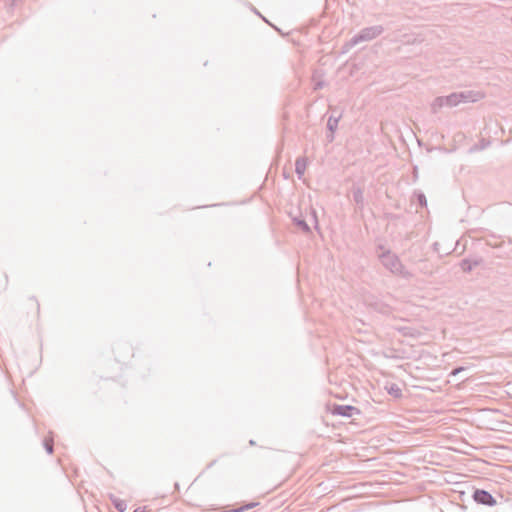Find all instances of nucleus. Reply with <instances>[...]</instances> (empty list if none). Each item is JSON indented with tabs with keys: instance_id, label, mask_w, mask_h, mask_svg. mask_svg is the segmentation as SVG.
Here are the masks:
<instances>
[{
	"instance_id": "nucleus-1",
	"label": "nucleus",
	"mask_w": 512,
	"mask_h": 512,
	"mask_svg": "<svg viewBox=\"0 0 512 512\" xmlns=\"http://www.w3.org/2000/svg\"><path fill=\"white\" fill-rule=\"evenodd\" d=\"M378 248L382 250V253L378 254V258L381 264L389 270L392 274L401 276L402 278L409 279L412 277V274L405 269L399 257L392 253L389 249H384L382 245H379Z\"/></svg>"
},
{
	"instance_id": "nucleus-2",
	"label": "nucleus",
	"mask_w": 512,
	"mask_h": 512,
	"mask_svg": "<svg viewBox=\"0 0 512 512\" xmlns=\"http://www.w3.org/2000/svg\"><path fill=\"white\" fill-rule=\"evenodd\" d=\"M384 32V27L382 25H374L370 27H365L361 29L357 34H355L349 41H347L343 45L344 51H349L354 46L358 45L361 42L371 41L378 36H380Z\"/></svg>"
},
{
	"instance_id": "nucleus-3",
	"label": "nucleus",
	"mask_w": 512,
	"mask_h": 512,
	"mask_svg": "<svg viewBox=\"0 0 512 512\" xmlns=\"http://www.w3.org/2000/svg\"><path fill=\"white\" fill-rule=\"evenodd\" d=\"M472 498L477 504L488 507H493L499 504L496 498L490 492L484 489H475ZM500 504L502 503L500 502Z\"/></svg>"
},
{
	"instance_id": "nucleus-4",
	"label": "nucleus",
	"mask_w": 512,
	"mask_h": 512,
	"mask_svg": "<svg viewBox=\"0 0 512 512\" xmlns=\"http://www.w3.org/2000/svg\"><path fill=\"white\" fill-rule=\"evenodd\" d=\"M332 415L342 416L351 418L355 415H361V410L352 405H341V404H333L329 408Z\"/></svg>"
},
{
	"instance_id": "nucleus-5",
	"label": "nucleus",
	"mask_w": 512,
	"mask_h": 512,
	"mask_svg": "<svg viewBox=\"0 0 512 512\" xmlns=\"http://www.w3.org/2000/svg\"><path fill=\"white\" fill-rule=\"evenodd\" d=\"M499 239H501V236L490 234L485 238V243L492 248H507L508 252H512V239L509 238L507 242L504 240L498 241Z\"/></svg>"
},
{
	"instance_id": "nucleus-6",
	"label": "nucleus",
	"mask_w": 512,
	"mask_h": 512,
	"mask_svg": "<svg viewBox=\"0 0 512 512\" xmlns=\"http://www.w3.org/2000/svg\"><path fill=\"white\" fill-rule=\"evenodd\" d=\"M367 305L373 309L374 311L383 314V315H390L392 314V307L388 305L387 303L379 300V299H371L366 300Z\"/></svg>"
},
{
	"instance_id": "nucleus-7",
	"label": "nucleus",
	"mask_w": 512,
	"mask_h": 512,
	"mask_svg": "<svg viewBox=\"0 0 512 512\" xmlns=\"http://www.w3.org/2000/svg\"><path fill=\"white\" fill-rule=\"evenodd\" d=\"M457 95L460 103L476 102L481 98L480 93L470 90L458 92Z\"/></svg>"
},
{
	"instance_id": "nucleus-8",
	"label": "nucleus",
	"mask_w": 512,
	"mask_h": 512,
	"mask_svg": "<svg viewBox=\"0 0 512 512\" xmlns=\"http://www.w3.org/2000/svg\"><path fill=\"white\" fill-rule=\"evenodd\" d=\"M482 261H483L482 258H475V259L465 258V259L461 260L459 265L463 272L469 273L475 267L479 266L482 263Z\"/></svg>"
},
{
	"instance_id": "nucleus-9",
	"label": "nucleus",
	"mask_w": 512,
	"mask_h": 512,
	"mask_svg": "<svg viewBox=\"0 0 512 512\" xmlns=\"http://www.w3.org/2000/svg\"><path fill=\"white\" fill-rule=\"evenodd\" d=\"M307 167V158L306 157H298L295 161V173L298 178L301 179L305 173Z\"/></svg>"
},
{
	"instance_id": "nucleus-10",
	"label": "nucleus",
	"mask_w": 512,
	"mask_h": 512,
	"mask_svg": "<svg viewBox=\"0 0 512 512\" xmlns=\"http://www.w3.org/2000/svg\"><path fill=\"white\" fill-rule=\"evenodd\" d=\"M352 196L356 205L362 209L364 206V196L363 189L361 187H353L352 188Z\"/></svg>"
},
{
	"instance_id": "nucleus-11",
	"label": "nucleus",
	"mask_w": 512,
	"mask_h": 512,
	"mask_svg": "<svg viewBox=\"0 0 512 512\" xmlns=\"http://www.w3.org/2000/svg\"><path fill=\"white\" fill-rule=\"evenodd\" d=\"M109 499L117 511H119V512L126 511L127 503L125 500L118 498L114 494H109Z\"/></svg>"
},
{
	"instance_id": "nucleus-12",
	"label": "nucleus",
	"mask_w": 512,
	"mask_h": 512,
	"mask_svg": "<svg viewBox=\"0 0 512 512\" xmlns=\"http://www.w3.org/2000/svg\"><path fill=\"white\" fill-rule=\"evenodd\" d=\"M386 390H387L388 394L393 396L394 398H401L402 397V389L396 383L388 384L386 386Z\"/></svg>"
},
{
	"instance_id": "nucleus-13",
	"label": "nucleus",
	"mask_w": 512,
	"mask_h": 512,
	"mask_svg": "<svg viewBox=\"0 0 512 512\" xmlns=\"http://www.w3.org/2000/svg\"><path fill=\"white\" fill-rule=\"evenodd\" d=\"M293 223L299 229H301L305 234L311 233L310 226L307 224V222L304 219H302L300 217H295V218H293Z\"/></svg>"
},
{
	"instance_id": "nucleus-14",
	"label": "nucleus",
	"mask_w": 512,
	"mask_h": 512,
	"mask_svg": "<svg viewBox=\"0 0 512 512\" xmlns=\"http://www.w3.org/2000/svg\"><path fill=\"white\" fill-rule=\"evenodd\" d=\"M443 106H446L444 97L440 96L435 98L433 103L431 104L432 113L436 114L439 111V109H441Z\"/></svg>"
},
{
	"instance_id": "nucleus-15",
	"label": "nucleus",
	"mask_w": 512,
	"mask_h": 512,
	"mask_svg": "<svg viewBox=\"0 0 512 512\" xmlns=\"http://www.w3.org/2000/svg\"><path fill=\"white\" fill-rule=\"evenodd\" d=\"M446 106L454 107L460 104L457 93H451L448 96H443Z\"/></svg>"
},
{
	"instance_id": "nucleus-16",
	"label": "nucleus",
	"mask_w": 512,
	"mask_h": 512,
	"mask_svg": "<svg viewBox=\"0 0 512 512\" xmlns=\"http://www.w3.org/2000/svg\"><path fill=\"white\" fill-rule=\"evenodd\" d=\"M339 119H340V116L338 117H334V116H330L328 118V121H327V129L329 130V132H331L332 134L335 133L337 127H338V123H339Z\"/></svg>"
},
{
	"instance_id": "nucleus-17",
	"label": "nucleus",
	"mask_w": 512,
	"mask_h": 512,
	"mask_svg": "<svg viewBox=\"0 0 512 512\" xmlns=\"http://www.w3.org/2000/svg\"><path fill=\"white\" fill-rule=\"evenodd\" d=\"M43 446L48 454H52L54 451V441L52 438L46 437L43 440Z\"/></svg>"
},
{
	"instance_id": "nucleus-18",
	"label": "nucleus",
	"mask_w": 512,
	"mask_h": 512,
	"mask_svg": "<svg viewBox=\"0 0 512 512\" xmlns=\"http://www.w3.org/2000/svg\"><path fill=\"white\" fill-rule=\"evenodd\" d=\"M414 196L421 207L427 206V199L423 192L417 191L414 193Z\"/></svg>"
},
{
	"instance_id": "nucleus-19",
	"label": "nucleus",
	"mask_w": 512,
	"mask_h": 512,
	"mask_svg": "<svg viewBox=\"0 0 512 512\" xmlns=\"http://www.w3.org/2000/svg\"><path fill=\"white\" fill-rule=\"evenodd\" d=\"M465 370V367H462V366H458L456 368H454L451 372H450V376H456L458 375L460 372L464 371Z\"/></svg>"
},
{
	"instance_id": "nucleus-20",
	"label": "nucleus",
	"mask_w": 512,
	"mask_h": 512,
	"mask_svg": "<svg viewBox=\"0 0 512 512\" xmlns=\"http://www.w3.org/2000/svg\"><path fill=\"white\" fill-rule=\"evenodd\" d=\"M217 463V460L214 459L212 461H210L207 466H206V469H211L215 464Z\"/></svg>"
},
{
	"instance_id": "nucleus-21",
	"label": "nucleus",
	"mask_w": 512,
	"mask_h": 512,
	"mask_svg": "<svg viewBox=\"0 0 512 512\" xmlns=\"http://www.w3.org/2000/svg\"><path fill=\"white\" fill-rule=\"evenodd\" d=\"M323 87V82H317L314 86V90L321 89Z\"/></svg>"
},
{
	"instance_id": "nucleus-22",
	"label": "nucleus",
	"mask_w": 512,
	"mask_h": 512,
	"mask_svg": "<svg viewBox=\"0 0 512 512\" xmlns=\"http://www.w3.org/2000/svg\"><path fill=\"white\" fill-rule=\"evenodd\" d=\"M17 1H18V0H7V2H8V4H9V6H10V7L15 6Z\"/></svg>"
},
{
	"instance_id": "nucleus-23",
	"label": "nucleus",
	"mask_w": 512,
	"mask_h": 512,
	"mask_svg": "<svg viewBox=\"0 0 512 512\" xmlns=\"http://www.w3.org/2000/svg\"><path fill=\"white\" fill-rule=\"evenodd\" d=\"M327 139H328V141H329V142H332V141L334 140V134H332V133L330 132V134H329V135H327Z\"/></svg>"
},
{
	"instance_id": "nucleus-24",
	"label": "nucleus",
	"mask_w": 512,
	"mask_h": 512,
	"mask_svg": "<svg viewBox=\"0 0 512 512\" xmlns=\"http://www.w3.org/2000/svg\"><path fill=\"white\" fill-rule=\"evenodd\" d=\"M504 503L512 507V501H510L509 499H505Z\"/></svg>"
},
{
	"instance_id": "nucleus-25",
	"label": "nucleus",
	"mask_w": 512,
	"mask_h": 512,
	"mask_svg": "<svg viewBox=\"0 0 512 512\" xmlns=\"http://www.w3.org/2000/svg\"><path fill=\"white\" fill-rule=\"evenodd\" d=\"M134 512H146L144 509L138 507L134 510Z\"/></svg>"
},
{
	"instance_id": "nucleus-26",
	"label": "nucleus",
	"mask_w": 512,
	"mask_h": 512,
	"mask_svg": "<svg viewBox=\"0 0 512 512\" xmlns=\"http://www.w3.org/2000/svg\"><path fill=\"white\" fill-rule=\"evenodd\" d=\"M249 445H250V446H255V445H256V442H255L254 440H252V439H251V440L249 441Z\"/></svg>"
},
{
	"instance_id": "nucleus-27",
	"label": "nucleus",
	"mask_w": 512,
	"mask_h": 512,
	"mask_svg": "<svg viewBox=\"0 0 512 512\" xmlns=\"http://www.w3.org/2000/svg\"><path fill=\"white\" fill-rule=\"evenodd\" d=\"M313 218H314V222L317 224V218H316L315 214L313 215Z\"/></svg>"
}]
</instances>
